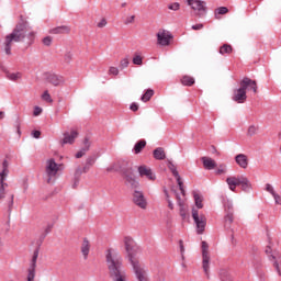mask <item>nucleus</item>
Returning <instances> with one entry per match:
<instances>
[{
    "instance_id": "14",
    "label": "nucleus",
    "mask_w": 281,
    "mask_h": 281,
    "mask_svg": "<svg viewBox=\"0 0 281 281\" xmlns=\"http://www.w3.org/2000/svg\"><path fill=\"white\" fill-rule=\"evenodd\" d=\"M232 99L234 102H237V104H245V102H247V92L239 87L233 91Z\"/></svg>"
},
{
    "instance_id": "44",
    "label": "nucleus",
    "mask_w": 281,
    "mask_h": 281,
    "mask_svg": "<svg viewBox=\"0 0 281 281\" xmlns=\"http://www.w3.org/2000/svg\"><path fill=\"white\" fill-rule=\"evenodd\" d=\"M128 65H130L128 57H125V58H123V59L121 60V63H120V68H121V69H126V67H128Z\"/></svg>"
},
{
    "instance_id": "8",
    "label": "nucleus",
    "mask_w": 281,
    "mask_h": 281,
    "mask_svg": "<svg viewBox=\"0 0 281 281\" xmlns=\"http://www.w3.org/2000/svg\"><path fill=\"white\" fill-rule=\"evenodd\" d=\"M209 245L202 241V269L207 279H210V252L207 251Z\"/></svg>"
},
{
    "instance_id": "32",
    "label": "nucleus",
    "mask_w": 281,
    "mask_h": 281,
    "mask_svg": "<svg viewBox=\"0 0 281 281\" xmlns=\"http://www.w3.org/2000/svg\"><path fill=\"white\" fill-rule=\"evenodd\" d=\"M155 95V90L153 89H147L145 93L142 95L140 100L142 102H148L150 101V98Z\"/></svg>"
},
{
    "instance_id": "18",
    "label": "nucleus",
    "mask_w": 281,
    "mask_h": 281,
    "mask_svg": "<svg viewBox=\"0 0 281 281\" xmlns=\"http://www.w3.org/2000/svg\"><path fill=\"white\" fill-rule=\"evenodd\" d=\"M77 137H78V131H76V130H71L70 133L65 132L61 144H74V142H76Z\"/></svg>"
},
{
    "instance_id": "28",
    "label": "nucleus",
    "mask_w": 281,
    "mask_h": 281,
    "mask_svg": "<svg viewBox=\"0 0 281 281\" xmlns=\"http://www.w3.org/2000/svg\"><path fill=\"white\" fill-rule=\"evenodd\" d=\"M273 262V267L279 276H281V255H271Z\"/></svg>"
},
{
    "instance_id": "43",
    "label": "nucleus",
    "mask_w": 281,
    "mask_h": 281,
    "mask_svg": "<svg viewBox=\"0 0 281 281\" xmlns=\"http://www.w3.org/2000/svg\"><path fill=\"white\" fill-rule=\"evenodd\" d=\"M229 12V9L226 7H220L215 10V16L216 14H227Z\"/></svg>"
},
{
    "instance_id": "31",
    "label": "nucleus",
    "mask_w": 281,
    "mask_h": 281,
    "mask_svg": "<svg viewBox=\"0 0 281 281\" xmlns=\"http://www.w3.org/2000/svg\"><path fill=\"white\" fill-rule=\"evenodd\" d=\"M7 78L9 80H12L13 82H16V80H21L23 78V74L16 71V72H7Z\"/></svg>"
},
{
    "instance_id": "20",
    "label": "nucleus",
    "mask_w": 281,
    "mask_h": 281,
    "mask_svg": "<svg viewBox=\"0 0 281 281\" xmlns=\"http://www.w3.org/2000/svg\"><path fill=\"white\" fill-rule=\"evenodd\" d=\"M226 183H227L229 190H232V192H235L236 191V187L240 186V176L228 177L226 179Z\"/></svg>"
},
{
    "instance_id": "46",
    "label": "nucleus",
    "mask_w": 281,
    "mask_h": 281,
    "mask_svg": "<svg viewBox=\"0 0 281 281\" xmlns=\"http://www.w3.org/2000/svg\"><path fill=\"white\" fill-rule=\"evenodd\" d=\"M133 64L138 65V66L143 65L142 56H139V55L134 56L133 57Z\"/></svg>"
},
{
    "instance_id": "41",
    "label": "nucleus",
    "mask_w": 281,
    "mask_h": 281,
    "mask_svg": "<svg viewBox=\"0 0 281 281\" xmlns=\"http://www.w3.org/2000/svg\"><path fill=\"white\" fill-rule=\"evenodd\" d=\"M93 164H95V158H93V157L87 158L86 167L83 168V172H87V170H89V167L93 166Z\"/></svg>"
},
{
    "instance_id": "38",
    "label": "nucleus",
    "mask_w": 281,
    "mask_h": 281,
    "mask_svg": "<svg viewBox=\"0 0 281 281\" xmlns=\"http://www.w3.org/2000/svg\"><path fill=\"white\" fill-rule=\"evenodd\" d=\"M224 210H225V213L226 214H234V203H232V202H226L225 204H224Z\"/></svg>"
},
{
    "instance_id": "2",
    "label": "nucleus",
    "mask_w": 281,
    "mask_h": 281,
    "mask_svg": "<svg viewBox=\"0 0 281 281\" xmlns=\"http://www.w3.org/2000/svg\"><path fill=\"white\" fill-rule=\"evenodd\" d=\"M105 258L112 280L126 281V272L122 270V256L114 249H108Z\"/></svg>"
},
{
    "instance_id": "52",
    "label": "nucleus",
    "mask_w": 281,
    "mask_h": 281,
    "mask_svg": "<svg viewBox=\"0 0 281 281\" xmlns=\"http://www.w3.org/2000/svg\"><path fill=\"white\" fill-rule=\"evenodd\" d=\"M106 19H102L99 23H98V27L102 29V27H106Z\"/></svg>"
},
{
    "instance_id": "7",
    "label": "nucleus",
    "mask_w": 281,
    "mask_h": 281,
    "mask_svg": "<svg viewBox=\"0 0 281 281\" xmlns=\"http://www.w3.org/2000/svg\"><path fill=\"white\" fill-rule=\"evenodd\" d=\"M8 166V160H3L2 164H0V200L3 199V196H5V187H8V183L3 182L10 173Z\"/></svg>"
},
{
    "instance_id": "3",
    "label": "nucleus",
    "mask_w": 281,
    "mask_h": 281,
    "mask_svg": "<svg viewBox=\"0 0 281 281\" xmlns=\"http://www.w3.org/2000/svg\"><path fill=\"white\" fill-rule=\"evenodd\" d=\"M133 238L131 237H125L124 238V246H125V251L127 254L128 260L133 267V272L135 273V268L137 267L142 271H146V266L144 263L139 262V260L133 258Z\"/></svg>"
},
{
    "instance_id": "51",
    "label": "nucleus",
    "mask_w": 281,
    "mask_h": 281,
    "mask_svg": "<svg viewBox=\"0 0 281 281\" xmlns=\"http://www.w3.org/2000/svg\"><path fill=\"white\" fill-rule=\"evenodd\" d=\"M109 74L111 76H117L120 74V69H117V67H110Z\"/></svg>"
},
{
    "instance_id": "61",
    "label": "nucleus",
    "mask_w": 281,
    "mask_h": 281,
    "mask_svg": "<svg viewBox=\"0 0 281 281\" xmlns=\"http://www.w3.org/2000/svg\"><path fill=\"white\" fill-rule=\"evenodd\" d=\"M180 215L182 216V218H186V212H183V209L180 210Z\"/></svg>"
},
{
    "instance_id": "21",
    "label": "nucleus",
    "mask_w": 281,
    "mask_h": 281,
    "mask_svg": "<svg viewBox=\"0 0 281 281\" xmlns=\"http://www.w3.org/2000/svg\"><path fill=\"white\" fill-rule=\"evenodd\" d=\"M239 186L241 187L243 192H251V181H249L247 177L240 176Z\"/></svg>"
},
{
    "instance_id": "26",
    "label": "nucleus",
    "mask_w": 281,
    "mask_h": 281,
    "mask_svg": "<svg viewBox=\"0 0 281 281\" xmlns=\"http://www.w3.org/2000/svg\"><path fill=\"white\" fill-rule=\"evenodd\" d=\"M136 280L138 281H150L148 280V276L146 274V270H142V268H135Z\"/></svg>"
},
{
    "instance_id": "58",
    "label": "nucleus",
    "mask_w": 281,
    "mask_h": 281,
    "mask_svg": "<svg viewBox=\"0 0 281 281\" xmlns=\"http://www.w3.org/2000/svg\"><path fill=\"white\" fill-rule=\"evenodd\" d=\"M14 205V195L11 196V201L8 203L9 207H12Z\"/></svg>"
},
{
    "instance_id": "55",
    "label": "nucleus",
    "mask_w": 281,
    "mask_h": 281,
    "mask_svg": "<svg viewBox=\"0 0 281 281\" xmlns=\"http://www.w3.org/2000/svg\"><path fill=\"white\" fill-rule=\"evenodd\" d=\"M72 58H74V55H71V53H68V54L65 55L66 63H71Z\"/></svg>"
},
{
    "instance_id": "59",
    "label": "nucleus",
    "mask_w": 281,
    "mask_h": 281,
    "mask_svg": "<svg viewBox=\"0 0 281 281\" xmlns=\"http://www.w3.org/2000/svg\"><path fill=\"white\" fill-rule=\"evenodd\" d=\"M15 126L18 128V134L21 135V123L18 122Z\"/></svg>"
},
{
    "instance_id": "30",
    "label": "nucleus",
    "mask_w": 281,
    "mask_h": 281,
    "mask_svg": "<svg viewBox=\"0 0 281 281\" xmlns=\"http://www.w3.org/2000/svg\"><path fill=\"white\" fill-rule=\"evenodd\" d=\"M125 181L132 188H137L139 186V182L135 179V176L125 175Z\"/></svg>"
},
{
    "instance_id": "11",
    "label": "nucleus",
    "mask_w": 281,
    "mask_h": 281,
    "mask_svg": "<svg viewBox=\"0 0 281 281\" xmlns=\"http://www.w3.org/2000/svg\"><path fill=\"white\" fill-rule=\"evenodd\" d=\"M239 87L247 93V91H252V93H258V83L256 80L249 78V77H244L239 81Z\"/></svg>"
},
{
    "instance_id": "29",
    "label": "nucleus",
    "mask_w": 281,
    "mask_h": 281,
    "mask_svg": "<svg viewBox=\"0 0 281 281\" xmlns=\"http://www.w3.org/2000/svg\"><path fill=\"white\" fill-rule=\"evenodd\" d=\"M154 159H158L159 161L166 159V151L161 147H157L154 150Z\"/></svg>"
},
{
    "instance_id": "50",
    "label": "nucleus",
    "mask_w": 281,
    "mask_h": 281,
    "mask_svg": "<svg viewBox=\"0 0 281 281\" xmlns=\"http://www.w3.org/2000/svg\"><path fill=\"white\" fill-rule=\"evenodd\" d=\"M41 113H43V108H41V106H35V108H34V111H33L34 117H38V115H41Z\"/></svg>"
},
{
    "instance_id": "9",
    "label": "nucleus",
    "mask_w": 281,
    "mask_h": 281,
    "mask_svg": "<svg viewBox=\"0 0 281 281\" xmlns=\"http://www.w3.org/2000/svg\"><path fill=\"white\" fill-rule=\"evenodd\" d=\"M157 37V43L161 47H168L170 45V42L172 41L173 36L172 33L168 30H159L158 33L156 34Z\"/></svg>"
},
{
    "instance_id": "13",
    "label": "nucleus",
    "mask_w": 281,
    "mask_h": 281,
    "mask_svg": "<svg viewBox=\"0 0 281 281\" xmlns=\"http://www.w3.org/2000/svg\"><path fill=\"white\" fill-rule=\"evenodd\" d=\"M133 203H135L137 207H140V210H146V207L148 206V200H146L144 192L139 190H134Z\"/></svg>"
},
{
    "instance_id": "60",
    "label": "nucleus",
    "mask_w": 281,
    "mask_h": 281,
    "mask_svg": "<svg viewBox=\"0 0 281 281\" xmlns=\"http://www.w3.org/2000/svg\"><path fill=\"white\" fill-rule=\"evenodd\" d=\"M168 207L170 210H173L175 209V205L172 204V201L168 200Z\"/></svg>"
},
{
    "instance_id": "22",
    "label": "nucleus",
    "mask_w": 281,
    "mask_h": 281,
    "mask_svg": "<svg viewBox=\"0 0 281 281\" xmlns=\"http://www.w3.org/2000/svg\"><path fill=\"white\" fill-rule=\"evenodd\" d=\"M202 164L205 170H214L216 168V161L210 157H202Z\"/></svg>"
},
{
    "instance_id": "54",
    "label": "nucleus",
    "mask_w": 281,
    "mask_h": 281,
    "mask_svg": "<svg viewBox=\"0 0 281 281\" xmlns=\"http://www.w3.org/2000/svg\"><path fill=\"white\" fill-rule=\"evenodd\" d=\"M32 137H34L35 139H38L41 137V131H33Z\"/></svg>"
},
{
    "instance_id": "17",
    "label": "nucleus",
    "mask_w": 281,
    "mask_h": 281,
    "mask_svg": "<svg viewBox=\"0 0 281 281\" xmlns=\"http://www.w3.org/2000/svg\"><path fill=\"white\" fill-rule=\"evenodd\" d=\"M235 162L237 166H239V168H243L244 170H247L249 167V158L245 154H238L235 156Z\"/></svg>"
},
{
    "instance_id": "4",
    "label": "nucleus",
    "mask_w": 281,
    "mask_h": 281,
    "mask_svg": "<svg viewBox=\"0 0 281 281\" xmlns=\"http://www.w3.org/2000/svg\"><path fill=\"white\" fill-rule=\"evenodd\" d=\"M168 168L172 172L179 186L180 194L176 193L178 205L180 207H183V196H186V189L183 188V181H181V176L179 175V171L177 170V166H175V164L169 162Z\"/></svg>"
},
{
    "instance_id": "40",
    "label": "nucleus",
    "mask_w": 281,
    "mask_h": 281,
    "mask_svg": "<svg viewBox=\"0 0 281 281\" xmlns=\"http://www.w3.org/2000/svg\"><path fill=\"white\" fill-rule=\"evenodd\" d=\"M42 100H44V102H48V104H52V102H54V100L52 99V95L49 94V91H44V93L42 94Z\"/></svg>"
},
{
    "instance_id": "39",
    "label": "nucleus",
    "mask_w": 281,
    "mask_h": 281,
    "mask_svg": "<svg viewBox=\"0 0 281 281\" xmlns=\"http://www.w3.org/2000/svg\"><path fill=\"white\" fill-rule=\"evenodd\" d=\"M256 133H258V125H250L248 127L247 135L249 137H254V135H256Z\"/></svg>"
},
{
    "instance_id": "36",
    "label": "nucleus",
    "mask_w": 281,
    "mask_h": 281,
    "mask_svg": "<svg viewBox=\"0 0 281 281\" xmlns=\"http://www.w3.org/2000/svg\"><path fill=\"white\" fill-rule=\"evenodd\" d=\"M221 281H234V278L232 277V274H229V272L223 270L221 272Z\"/></svg>"
},
{
    "instance_id": "62",
    "label": "nucleus",
    "mask_w": 281,
    "mask_h": 281,
    "mask_svg": "<svg viewBox=\"0 0 281 281\" xmlns=\"http://www.w3.org/2000/svg\"><path fill=\"white\" fill-rule=\"evenodd\" d=\"M106 172H113V167H108Z\"/></svg>"
},
{
    "instance_id": "34",
    "label": "nucleus",
    "mask_w": 281,
    "mask_h": 281,
    "mask_svg": "<svg viewBox=\"0 0 281 281\" xmlns=\"http://www.w3.org/2000/svg\"><path fill=\"white\" fill-rule=\"evenodd\" d=\"M143 148H146V140H139L138 143L135 144L134 146L135 154L139 155Z\"/></svg>"
},
{
    "instance_id": "45",
    "label": "nucleus",
    "mask_w": 281,
    "mask_h": 281,
    "mask_svg": "<svg viewBox=\"0 0 281 281\" xmlns=\"http://www.w3.org/2000/svg\"><path fill=\"white\" fill-rule=\"evenodd\" d=\"M225 172H227V166L220 165V167L216 170V175H225Z\"/></svg>"
},
{
    "instance_id": "64",
    "label": "nucleus",
    "mask_w": 281,
    "mask_h": 281,
    "mask_svg": "<svg viewBox=\"0 0 281 281\" xmlns=\"http://www.w3.org/2000/svg\"><path fill=\"white\" fill-rule=\"evenodd\" d=\"M121 7L126 8V2H123Z\"/></svg>"
},
{
    "instance_id": "24",
    "label": "nucleus",
    "mask_w": 281,
    "mask_h": 281,
    "mask_svg": "<svg viewBox=\"0 0 281 281\" xmlns=\"http://www.w3.org/2000/svg\"><path fill=\"white\" fill-rule=\"evenodd\" d=\"M71 32V27L67 25L57 26L49 31V34H69Z\"/></svg>"
},
{
    "instance_id": "5",
    "label": "nucleus",
    "mask_w": 281,
    "mask_h": 281,
    "mask_svg": "<svg viewBox=\"0 0 281 281\" xmlns=\"http://www.w3.org/2000/svg\"><path fill=\"white\" fill-rule=\"evenodd\" d=\"M58 170H60V165L54 160V158H50L46 161V182L47 183H54L56 179V175H58Z\"/></svg>"
},
{
    "instance_id": "56",
    "label": "nucleus",
    "mask_w": 281,
    "mask_h": 281,
    "mask_svg": "<svg viewBox=\"0 0 281 281\" xmlns=\"http://www.w3.org/2000/svg\"><path fill=\"white\" fill-rule=\"evenodd\" d=\"M130 109H131V111H138L139 110V105H137V103H132Z\"/></svg>"
},
{
    "instance_id": "23",
    "label": "nucleus",
    "mask_w": 281,
    "mask_h": 281,
    "mask_svg": "<svg viewBox=\"0 0 281 281\" xmlns=\"http://www.w3.org/2000/svg\"><path fill=\"white\" fill-rule=\"evenodd\" d=\"M89 148H91V142H89V138H85L83 148L76 154V159H80L81 157H85Z\"/></svg>"
},
{
    "instance_id": "15",
    "label": "nucleus",
    "mask_w": 281,
    "mask_h": 281,
    "mask_svg": "<svg viewBox=\"0 0 281 281\" xmlns=\"http://www.w3.org/2000/svg\"><path fill=\"white\" fill-rule=\"evenodd\" d=\"M138 175H139V177H145L149 181H155V179H156L155 173H153V169H150L146 166L138 167Z\"/></svg>"
},
{
    "instance_id": "12",
    "label": "nucleus",
    "mask_w": 281,
    "mask_h": 281,
    "mask_svg": "<svg viewBox=\"0 0 281 281\" xmlns=\"http://www.w3.org/2000/svg\"><path fill=\"white\" fill-rule=\"evenodd\" d=\"M38 254H40V249L36 248L33 251L31 263L27 269V281H34V278H36V262L38 261Z\"/></svg>"
},
{
    "instance_id": "63",
    "label": "nucleus",
    "mask_w": 281,
    "mask_h": 281,
    "mask_svg": "<svg viewBox=\"0 0 281 281\" xmlns=\"http://www.w3.org/2000/svg\"><path fill=\"white\" fill-rule=\"evenodd\" d=\"M3 115H4V113L0 112V120H3Z\"/></svg>"
},
{
    "instance_id": "37",
    "label": "nucleus",
    "mask_w": 281,
    "mask_h": 281,
    "mask_svg": "<svg viewBox=\"0 0 281 281\" xmlns=\"http://www.w3.org/2000/svg\"><path fill=\"white\" fill-rule=\"evenodd\" d=\"M231 52H232V45H229V44H224L220 48V54H222V56L225 54H229Z\"/></svg>"
},
{
    "instance_id": "10",
    "label": "nucleus",
    "mask_w": 281,
    "mask_h": 281,
    "mask_svg": "<svg viewBox=\"0 0 281 281\" xmlns=\"http://www.w3.org/2000/svg\"><path fill=\"white\" fill-rule=\"evenodd\" d=\"M187 5H189L191 9L194 10V12H198V16H203L205 12H207V7L205 1L202 0H186Z\"/></svg>"
},
{
    "instance_id": "57",
    "label": "nucleus",
    "mask_w": 281,
    "mask_h": 281,
    "mask_svg": "<svg viewBox=\"0 0 281 281\" xmlns=\"http://www.w3.org/2000/svg\"><path fill=\"white\" fill-rule=\"evenodd\" d=\"M192 30H203V24H194L191 26Z\"/></svg>"
},
{
    "instance_id": "42",
    "label": "nucleus",
    "mask_w": 281,
    "mask_h": 281,
    "mask_svg": "<svg viewBox=\"0 0 281 281\" xmlns=\"http://www.w3.org/2000/svg\"><path fill=\"white\" fill-rule=\"evenodd\" d=\"M181 9V3L172 2L168 4V10H172L173 12H178Z\"/></svg>"
},
{
    "instance_id": "1",
    "label": "nucleus",
    "mask_w": 281,
    "mask_h": 281,
    "mask_svg": "<svg viewBox=\"0 0 281 281\" xmlns=\"http://www.w3.org/2000/svg\"><path fill=\"white\" fill-rule=\"evenodd\" d=\"M26 45H34V41H36V32L30 31L27 32V24L24 22L19 23L9 35L5 36L4 40V52L7 56L12 55V43H21L23 42Z\"/></svg>"
},
{
    "instance_id": "53",
    "label": "nucleus",
    "mask_w": 281,
    "mask_h": 281,
    "mask_svg": "<svg viewBox=\"0 0 281 281\" xmlns=\"http://www.w3.org/2000/svg\"><path fill=\"white\" fill-rule=\"evenodd\" d=\"M54 228V224H48L45 228V235L47 236V234H49L52 232V229Z\"/></svg>"
},
{
    "instance_id": "35",
    "label": "nucleus",
    "mask_w": 281,
    "mask_h": 281,
    "mask_svg": "<svg viewBox=\"0 0 281 281\" xmlns=\"http://www.w3.org/2000/svg\"><path fill=\"white\" fill-rule=\"evenodd\" d=\"M181 82L184 87H192V85H194V78H192L190 76H184L182 78Z\"/></svg>"
},
{
    "instance_id": "19",
    "label": "nucleus",
    "mask_w": 281,
    "mask_h": 281,
    "mask_svg": "<svg viewBox=\"0 0 281 281\" xmlns=\"http://www.w3.org/2000/svg\"><path fill=\"white\" fill-rule=\"evenodd\" d=\"M232 223H234V213H226L224 216V227L232 232V238H234V228H232Z\"/></svg>"
},
{
    "instance_id": "25",
    "label": "nucleus",
    "mask_w": 281,
    "mask_h": 281,
    "mask_svg": "<svg viewBox=\"0 0 281 281\" xmlns=\"http://www.w3.org/2000/svg\"><path fill=\"white\" fill-rule=\"evenodd\" d=\"M90 249H91V245L89 244V239L85 238L81 244V254H82L85 260H87V258H89Z\"/></svg>"
},
{
    "instance_id": "16",
    "label": "nucleus",
    "mask_w": 281,
    "mask_h": 281,
    "mask_svg": "<svg viewBox=\"0 0 281 281\" xmlns=\"http://www.w3.org/2000/svg\"><path fill=\"white\" fill-rule=\"evenodd\" d=\"M266 192L271 194L272 199L274 200L276 205H281V195L280 193L276 192V189L271 183H266L265 188Z\"/></svg>"
},
{
    "instance_id": "47",
    "label": "nucleus",
    "mask_w": 281,
    "mask_h": 281,
    "mask_svg": "<svg viewBox=\"0 0 281 281\" xmlns=\"http://www.w3.org/2000/svg\"><path fill=\"white\" fill-rule=\"evenodd\" d=\"M53 41L54 40L52 38V36H46L43 38L42 43H43V45H46V47H49V45H52Z\"/></svg>"
},
{
    "instance_id": "33",
    "label": "nucleus",
    "mask_w": 281,
    "mask_h": 281,
    "mask_svg": "<svg viewBox=\"0 0 281 281\" xmlns=\"http://www.w3.org/2000/svg\"><path fill=\"white\" fill-rule=\"evenodd\" d=\"M193 199L195 201V205L199 210H202L203 207V198L196 193V191H193Z\"/></svg>"
},
{
    "instance_id": "27",
    "label": "nucleus",
    "mask_w": 281,
    "mask_h": 281,
    "mask_svg": "<svg viewBox=\"0 0 281 281\" xmlns=\"http://www.w3.org/2000/svg\"><path fill=\"white\" fill-rule=\"evenodd\" d=\"M48 82H50V85H54V87H58L63 85L65 80L63 79V77H58V75H50L48 76Z\"/></svg>"
},
{
    "instance_id": "48",
    "label": "nucleus",
    "mask_w": 281,
    "mask_h": 281,
    "mask_svg": "<svg viewBox=\"0 0 281 281\" xmlns=\"http://www.w3.org/2000/svg\"><path fill=\"white\" fill-rule=\"evenodd\" d=\"M265 251H266L267 256H270V260H273V258L271 256H280V254H272L273 250L271 249L270 246L266 247Z\"/></svg>"
},
{
    "instance_id": "6",
    "label": "nucleus",
    "mask_w": 281,
    "mask_h": 281,
    "mask_svg": "<svg viewBox=\"0 0 281 281\" xmlns=\"http://www.w3.org/2000/svg\"><path fill=\"white\" fill-rule=\"evenodd\" d=\"M192 218L195 224V232L196 234L201 235L205 232V227L207 225V217L204 214H199V211L193 209L192 210Z\"/></svg>"
},
{
    "instance_id": "49",
    "label": "nucleus",
    "mask_w": 281,
    "mask_h": 281,
    "mask_svg": "<svg viewBox=\"0 0 281 281\" xmlns=\"http://www.w3.org/2000/svg\"><path fill=\"white\" fill-rule=\"evenodd\" d=\"M131 23H135V15H130L125 19L124 24L131 25Z\"/></svg>"
}]
</instances>
